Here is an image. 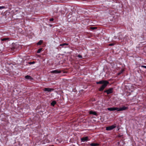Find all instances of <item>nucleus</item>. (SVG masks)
<instances>
[{
	"instance_id": "nucleus-23",
	"label": "nucleus",
	"mask_w": 146,
	"mask_h": 146,
	"mask_svg": "<svg viewBox=\"0 0 146 146\" xmlns=\"http://www.w3.org/2000/svg\"><path fill=\"white\" fill-rule=\"evenodd\" d=\"M96 29V28L95 27H90V29L93 30H94Z\"/></svg>"
},
{
	"instance_id": "nucleus-7",
	"label": "nucleus",
	"mask_w": 146,
	"mask_h": 146,
	"mask_svg": "<svg viewBox=\"0 0 146 146\" xmlns=\"http://www.w3.org/2000/svg\"><path fill=\"white\" fill-rule=\"evenodd\" d=\"M118 109V108H107V110L110 111H113L115 110H117V109Z\"/></svg>"
},
{
	"instance_id": "nucleus-3",
	"label": "nucleus",
	"mask_w": 146,
	"mask_h": 146,
	"mask_svg": "<svg viewBox=\"0 0 146 146\" xmlns=\"http://www.w3.org/2000/svg\"><path fill=\"white\" fill-rule=\"evenodd\" d=\"M113 88H112L104 90V92L106 93L107 94H109L112 93L113 92Z\"/></svg>"
},
{
	"instance_id": "nucleus-17",
	"label": "nucleus",
	"mask_w": 146,
	"mask_h": 146,
	"mask_svg": "<svg viewBox=\"0 0 146 146\" xmlns=\"http://www.w3.org/2000/svg\"><path fill=\"white\" fill-rule=\"evenodd\" d=\"M42 48H39V49H38L37 52V53H40V52L42 51Z\"/></svg>"
},
{
	"instance_id": "nucleus-25",
	"label": "nucleus",
	"mask_w": 146,
	"mask_h": 146,
	"mask_svg": "<svg viewBox=\"0 0 146 146\" xmlns=\"http://www.w3.org/2000/svg\"><path fill=\"white\" fill-rule=\"evenodd\" d=\"M141 67L143 68H146V66L143 65V66H141Z\"/></svg>"
},
{
	"instance_id": "nucleus-2",
	"label": "nucleus",
	"mask_w": 146,
	"mask_h": 146,
	"mask_svg": "<svg viewBox=\"0 0 146 146\" xmlns=\"http://www.w3.org/2000/svg\"><path fill=\"white\" fill-rule=\"evenodd\" d=\"M19 44H15L13 45V47L11 48V50L12 51H16L19 49Z\"/></svg>"
},
{
	"instance_id": "nucleus-5",
	"label": "nucleus",
	"mask_w": 146,
	"mask_h": 146,
	"mask_svg": "<svg viewBox=\"0 0 146 146\" xmlns=\"http://www.w3.org/2000/svg\"><path fill=\"white\" fill-rule=\"evenodd\" d=\"M54 89L53 88H45L43 89V90L44 91H47L48 92H50L53 91Z\"/></svg>"
},
{
	"instance_id": "nucleus-16",
	"label": "nucleus",
	"mask_w": 146,
	"mask_h": 146,
	"mask_svg": "<svg viewBox=\"0 0 146 146\" xmlns=\"http://www.w3.org/2000/svg\"><path fill=\"white\" fill-rule=\"evenodd\" d=\"M56 103V102L55 101H53L51 103V106H54Z\"/></svg>"
},
{
	"instance_id": "nucleus-27",
	"label": "nucleus",
	"mask_w": 146,
	"mask_h": 146,
	"mask_svg": "<svg viewBox=\"0 0 146 146\" xmlns=\"http://www.w3.org/2000/svg\"><path fill=\"white\" fill-rule=\"evenodd\" d=\"M49 146H54V145H49Z\"/></svg>"
},
{
	"instance_id": "nucleus-9",
	"label": "nucleus",
	"mask_w": 146,
	"mask_h": 146,
	"mask_svg": "<svg viewBox=\"0 0 146 146\" xmlns=\"http://www.w3.org/2000/svg\"><path fill=\"white\" fill-rule=\"evenodd\" d=\"M88 137L87 136H86V137H84L82 138L81 139V141L82 142H85L87 141L88 140Z\"/></svg>"
},
{
	"instance_id": "nucleus-1",
	"label": "nucleus",
	"mask_w": 146,
	"mask_h": 146,
	"mask_svg": "<svg viewBox=\"0 0 146 146\" xmlns=\"http://www.w3.org/2000/svg\"><path fill=\"white\" fill-rule=\"evenodd\" d=\"M106 82L99 89V90L100 91H103L104 89L106 87L108 84L109 83V82Z\"/></svg>"
},
{
	"instance_id": "nucleus-22",
	"label": "nucleus",
	"mask_w": 146,
	"mask_h": 146,
	"mask_svg": "<svg viewBox=\"0 0 146 146\" xmlns=\"http://www.w3.org/2000/svg\"><path fill=\"white\" fill-rule=\"evenodd\" d=\"M5 7L4 6H0V9H4Z\"/></svg>"
},
{
	"instance_id": "nucleus-6",
	"label": "nucleus",
	"mask_w": 146,
	"mask_h": 146,
	"mask_svg": "<svg viewBox=\"0 0 146 146\" xmlns=\"http://www.w3.org/2000/svg\"><path fill=\"white\" fill-rule=\"evenodd\" d=\"M128 109V107H125L124 106H123V107L120 108H118L117 109L118 111H122L123 110H126Z\"/></svg>"
},
{
	"instance_id": "nucleus-19",
	"label": "nucleus",
	"mask_w": 146,
	"mask_h": 146,
	"mask_svg": "<svg viewBox=\"0 0 146 146\" xmlns=\"http://www.w3.org/2000/svg\"><path fill=\"white\" fill-rule=\"evenodd\" d=\"M35 63V62L34 61H33L32 62H28V64H29L30 65L34 64Z\"/></svg>"
},
{
	"instance_id": "nucleus-12",
	"label": "nucleus",
	"mask_w": 146,
	"mask_h": 146,
	"mask_svg": "<svg viewBox=\"0 0 146 146\" xmlns=\"http://www.w3.org/2000/svg\"><path fill=\"white\" fill-rule=\"evenodd\" d=\"M90 145L91 146H98L99 145V144L98 143H91Z\"/></svg>"
},
{
	"instance_id": "nucleus-10",
	"label": "nucleus",
	"mask_w": 146,
	"mask_h": 146,
	"mask_svg": "<svg viewBox=\"0 0 146 146\" xmlns=\"http://www.w3.org/2000/svg\"><path fill=\"white\" fill-rule=\"evenodd\" d=\"M106 82H108V81H106V80H102L100 81L99 82H96V83L97 84H104Z\"/></svg>"
},
{
	"instance_id": "nucleus-8",
	"label": "nucleus",
	"mask_w": 146,
	"mask_h": 146,
	"mask_svg": "<svg viewBox=\"0 0 146 146\" xmlns=\"http://www.w3.org/2000/svg\"><path fill=\"white\" fill-rule=\"evenodd\" d=\"M61 72V71L58 70H56L51 71V73L53 74H58L60 73Z\"/></svg>"
},
{
	"instance_id": "nucleus-18",
	"label": "nucleus",
	"mask_w": 146,
	"mask_h": 146,
	"mask_svg": "<svg viewBox=\"0 0 146 146\" xmlns=\"http://www.w3.org/2000/svg\"><path fill=\"white\" fill-rule=\"evenodd\" d=\"M68 44L66 43H64L61 44H60V46H64L65 45H68Z\"/></svg>"
},
{
	"instance_id": "nucleus-11",
	"label": "nucleus",
	"mask_w": 146,
	"mask_h": 146,
	"mask_svg": "<svg viewBox=\"0 0 146 146\" xmlns=\"http://www.w3.org/2000/svg\"><path fill=\"white\" fill-rule=\"evenodd\" d=\"M89 113L90 114H93L96 116L97 115V113L96 111H90L89 112Z\"/></svg>"
},
{
	"instance_id": "nucleus-4",
	"label": "nucleus",
	"mask_w": 146,
	"mask_h": 146,
	"mask_svg": "<svg viewBox=\"0 0 146 146\" xmlns=\"http://www.w3.org/2000/svg\"><path fill=\"white\" fill-rule=\"evenodd\" d=\"M116 125L115 124L111 126L106 127V130L108 131L111 130L116 127Z\"/></svg>"
},
{
	"instance_id": "nucleus-14",
	"label": "nucleus",
	"mask_w": 146,
	"mask_h": 146,
	"mask_svg": "<svg viewBox=\"0 0 146 146\" xmlns=\"http://www.w3.org/2000/svg\"><path fill=\"white\" fill-rule=\"evenodd\" d=\"M9 39V38H8L5 37L1 38V40L2 41H5L8 40Z\"/></svg>"
},
{
	"instance_id": "nucleus-20",
	"label": "nucleus",
	"mask_w": 146,
	"mask_h": 146,
	"mask_svg": "<svg viewBox=\"0 0 146 146\" xmlns=\"http://www.w3.org/2000/svg\"><path fill=\"white\" fill-rule=\"evenodd\" d=\"M77 56L79 58H82V56L80 55H78Z\"/></svg>"
},
{
	"instance_id": "nucleus-26",
	"label": "nucleus",
	"mask_w": 146,
	"mask_h": 146,
	"mask_svg": "<svg viewBox=\"0 0 146 146\" xmlns=\"http://www.w3.org/2000/svg\"><path fill=\"white\" fill-rule=\"evenodd\" d=\"M121 73H118V74L119 75V74H121Z\"/></svg>"
},
{
	"instance_id": "nucleus-24",
	"label": "nucleus",
	"mask_w": 146,
	"mask_h": 146,
	"mask_svg": "<svg viewBox=\"0 0 146 146\" xmlns=\"http://www.w3.org/2000/svg\"><path fill=\"white\" fill-rule=\"evenodd\" d=\"M54 19L53 18L50 19L49 20L50 21H54Z\"/></svg>"
},
{
	"instance_id": "nucleus-13",
	"label": "nucleus",
	"mask_w": 146,
	"mask_h": 146,
	"mask_svg": "<svg viewBox=\"0 0 146 146\" xmlns=\"http://www.w3.org/2000/svg\"><path fill=\"white\" fill-rule=\"evenodd\" d=\"M25 78L28 80H31L32 79V78L31 76L29 75H27L25 76Z\"/></svg>"
},
{
	"instance_id": "nucleus-21",
	"label": "nucleus",
	"mask_w": 146,
	"mask_h": 146,
	"mask_svg": "<svg viewBox=\"0 0 146 146\" xmlns=\"http://www.w3.org/2000/svg\"><path fill=\"white\" fill-rule=\"evenodd\" d=\"M114 44H115L114 43H110V44H109V46H112L114 45Z\"/></svg>"
},
{
	"instance_id": "nucleus-15",
	"label": "nucleus",
	"mask_w": 146,
	"mask_h": 146,
	"mask_svg": "<svg viewBox=\"0 0 146 146\" xmlns=\"http://www.w3.org/2000/svg\"><path fill=\"white\" fill-rule=\"evenodd\" d=\"M43 42V41L42 40H40L37 43V45H40Z\"/></svg>"
}]
</instances>
